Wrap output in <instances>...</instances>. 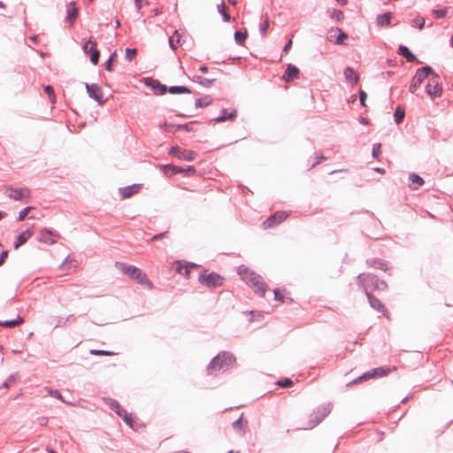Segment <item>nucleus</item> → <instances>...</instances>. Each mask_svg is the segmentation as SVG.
Here are the masks:
<instances>
[{
  "label": "nucleus",
  "instance_id": "obj_15",
  "mask_svg": "<svg viewBox=\"0 0 453 453\" xmlns=\"http://www.w3.org/2000/svg\"><path fill=\"white\" fill-rule=\"evenodd\" d=\"M78 7L74 2L69 3L66 7V17L65 20L69 23L70 26H73L78 17Z\"/></svg>",
  "mask_w": 453,
  "mask_h": 453
},
{
  "label": "nucleus",
  "instance_id": "obj_14",
  "mask_svg": "<svg viewBox=\"0 0 453 453\" xmlns=\"http://www.w3.org/2000/svg\"><path fill=\"white\" fill-rule=\"evenodd\" d=\"M145 83L152 88L156 95H164L167 91V87L165 85L161 84L158 81L152 78H148Z\"/></svg>",
  "mask_w": 453,
  "mask_h": 453
},
{
  "label": "nucleus",
  "instance_id": "obj_23",
  "mask_svg": "<svg viewBox=\"0 0 453 453\" xmlns=\"http://www.w3.org/2000/svg\"><path fill=\"white\" fill-rule=\"evenodd\" d=\"M343 74L345 79L352 85L356 84L358 81V76L355 73L354 70L349 66L344 69Z\"/></svg>",
  "mask_w": 453,
  "mask_h": 453
},
{
  "label": "nucleus",
  "instance_id": "obj_38",
  "mask_svg": "<svg viewBox=\"0 0 453 453\" xmlns=\"http://www.w3.org/2000/svg\"><path fill=\"white\" fill-rule=\"evenodd\" d=\"M424 26L425 19L421 16H418L412 20V27H418V29H422Z\"/></svg>",
  "mask_w": 453,
  "mask_h": 453
},
{
  "label": "nucleus",
  "instance_id": "obj_4",
  "mask_svg": "<svg viewBox=\"0 0 453 453\" xmlns=\"http://www.w3.org/2000/svg\"><path fill=\"white\" fill-rule=\"evenodd\" d=\"M357 278L360 287L365 291L368 290L369 288L374 290H386L388 288V285L384 280H379L377 276L372 273H360Z\"/></svg>",
  "mask_w": 453,
  "mask_h": 453
},
{
  "label": "nucleus",
  "instance_id": "obj_19",
  "mask_svg": "<svg viewBox=\"0 0 453 453\" xmlns=\"http://www.w3.org/2000/svg\"><path fill=\"white\" fill-rule=\"evenodd\" d=\"M197 265H195V264H185V265H182L180 262L177 261L176 262V267H175V271L180 273V274H182L184 276H186L187 278L189 277V273H190V269L191 268H195L196 267Z\"/></svg>",
  "mask_w": 453,
  "mask_h": 453
},
{
  "label": "nucleus",
  "instance_id": "obj_41",
  "mask_svg": "<svg viewBox=\"0 0 453 453\" xmlns=\"http://www.w3.org/2000/svg\"><path fill=\"white\" fill-rule=\"evenodd\" d=\"M31 210H33L32 206H27L21 210L18 216V221L24 220Z\"/></svg>",
  "mask_w": 453,
  "mask_h": 453
},
{
  "label": "nucleus",
  "instance_id": "obj_2",
  "mask_svg": "<svg viewBox=\"0 0 453 453\" xmlns=\"http://www.w3.org/2000/svg\"><path fill=\"white\" fill-rule=\"evenodd\" d=\"M116 267L119 269L123 274L136 280L139 284L147 287L149 289L153 288L152 282L140 268L119 262H116Z\"/></svg>",
  "mask_w": 453,
  "mask_h": 453
},
{
  "label": "nucleus",
  "instance_id": "obj_39",
  "mask_svg": "<svg viewBox=\"0 0 453 453\" xmlns=\"http://www.w3.org/2000/svg\"><path fill=\"white\" fill-rule=\"evenodd\" d=\"M196 79L199 84L205 88H209L210 86H211L212 82L215 81L214 79H207L201 76H197Z\"/></svg>",
  "mask_w": 453,
  "mask_h": 453
},
{
  "label": "nucleus",
  "instance_id": "obj_35",
  "mask_svg": "<svg viewBox=\"0 0 453 453\" xmlns=\"http://www.w3.org/2000/svg\"><path fill=\"white\" fill-rule=\"evenodd\" d=\"M248 34L246 31H236L234 33V40L238 44H242L247 39Z\"/></svg>",
  "mask_w": 453,
  "mask_h": 453
},
{
  "label": "nucleus",
  "instance_id": "obj_51",
  "mask_svg": "<svg viewBox=\"0 0 453 453\" xmlns=\"http://www.w3.org/2000/svg\"><path fill=\"white\" fill-rule=\"evenodd\" d=\"M277 384L282 388H289L293 385V381L290 379L280 380Z\"/></svg>",
  "mask_w": 453,
  "mask_h": 453
},
{
  "label": "nucleus",
  "instance_id": "obj_3",
  "mask_svg": "<svg viewBox=\"0 0 453 453\" xmlns=\"http://www.w3.org/2000/svg\"><path fill=\"white\" fill-rule=\"evenodd\" d=\"M235 357L227 351H223L212 358L207 371L209 374H217L220 372H225L233 365Z\"/></svg>",
  "mask_w": 453,
  "mask_h": 453
},
{
  "label": "nucleus",
  "instance_id": "obj_58",
  "mask_svg": "<svg viewBox=\"0 0 453 453\" xmlns=\"http://www.w3.org/2000/svg\"><path fill=\"white\" fill-rule=\"evenodd\" d=\"M94 42L92 41V38H89L88 41L83 45L82 49H83V51L86 52V53H88L89 52V44L92 45Z\"/></svg>",
  "mask_w": 453,
  "mask_h": 453
},
{
  "label": "nucleus",
  "instance_id": "obj_54",
  "mask_svg": "<svg viewBox=\"0 0 453 453\" xmlns=\"http://www.w3.org/2000/svg\"><path fill=\"white\" fill-rule=\"evenodd\" d=\"M242 415L233 423V428L234 430L242 429Z\"/></svg>",
  "mask_w": 453,
  "mask_h": 453
},
{
  "label": "nucleus",
  "instance_id": "obj_11",
  "mask_svg": "<svg viewBox=\"0 0 453 453\" xmlns=\"http://www.w3.org/2000/svg\"><path fill=\"white\" fill-rule=\"evenodd\" d=\"M388 372H389L388 369H384L383 367H378V368L372 369V371L365 372L362 376H359L355 380H353L352 383L361 382L363 380H366L371 378L383 377V376L387 375Z\"/></svg>",
  "mask_w": 453,
  "mask_h": 453
},
{
  "label": "nucleus",
  "instance_id": "obj_34",
  "mask_svg": "<svg viewBox=\"0 0 453 453\" xmlns=\"http://www.w3.org/2000/svg\"><path fill=\"white\" fill-rule=\"evenodd\" d=\"M416 73L420 75L424 74V78H426L429 74H432L434 77H437V74L434 73L433 69L428 65L418 69Z\"/></svg>",
  "mask_w": 453,
  "mask_h": 453
},
{
  "label": "nucleus",
  "instance_id": "obj_32",
  "mask_svg": "<svg viewBox=\"0 0 453 453\" xmlns=\"http://www.w3.org/2000/svg\"><path fill=\"white\" fill-rule=\"evenodd\" d=\"M135 188V186H127L125 188H119V194L123 198H128L134 194V189Z\"/></svg>",
  "mask_w": 453,
  "mask_h": 453
},
{
  "label": "nucleus",
  "instance_id": "obj_45",
  "mask_svg": "<svg viewBox=\"0 0 453 453\" xmlns=\"http://www.w3.org/2000/svg\"><path fill=\"white\" fill-rule=\"evenodd\" d=\"M48 392H49V395L54 398H57V399H59L61 400L62 402H65L64 399L62 398V395L60 393V391H58V389H51V388H49L48 389Z\"/></svg>",
  "mask_w": 453,
  "mask_h": 453
},
{
  "label": "nucleus",
  "instance_id": "obj_6",
  "mask_svg": "<svg viewBox=\"0 0 453 453\" xmlns=\"http://www.w3.org/2000/svg\"><path fill=\"white\" fill-rule=\"evenodd\" d=\"M330 403L318 407L317 411H315L311 415V419L310 420L309 426L304 427V429H311L315 427L330 413Z\"/></svg>",
  "mask_w": 453,
  "mask_h": 453
},
{
  "label": "nucleus",
  "instance_id": "obj_28",
  "mask_svg": "<svg viewBox=\"0 0 453 453\" xmlns=\"http://www.w3.org/2000/svg\"><path fill=\"white\" fill-rule=\"evenodd\" d=\"M180 34L179 31H174L173 35L169 38V46L172 50H175L177 49L178 44L180 43Z\"/></svg>",
  "mask_w": 453,
  "mask_h": 453
},
{
  "label": "nucleus",
  "instance_id": "obj_9",
  "mask_svg": "<svg viewBox=\"0 0 453 453\" xmlns=\"http://www.w3.org/2000/svg\"><path fill=\"white\" fill-rule=\"evenodd\" d=\"M85 88L88 96L96 101L98 104L102 105L104 103V100L103 99L102 88L99 85L96 83H86Z\"/></svg>",
  "mask_w": 453,
  "mask_h": 453
},
{
  "label": "nucleus",
  "instance_id": "obj_5",
  "mask_svg": "<svg viewBox=\"0 0 453 453\" xmlns=\"http://www.w3.org/2000/svg\"><path fill=\"white\" fill-rule=\"evenodd\" d=\"M207 271L200 273L198 281L208 288H215L223 284V277L216 273H206Z\"/></svg>",
  "mask_w": 453,
  "mask_h": 453
},
{
  "label": "nucleus",
  "instance_id": "obj_10",
  "mask_svg": "<svg viewBox=\"0 0 453 453\" xmlns=\"http://www.w3.org/2000/svg\"><path fill=\"white\" fill-rule=\"evenodd\" d=\"M8 196L15 201H21L24 198H29L31 191L27 188H14L10 187L7 188Z\"/></svg>",
  "mask_w": 453,
  "mask_h": 453
},
{
  "label": "nucleus",
  "instance_id": "obj_27",
  "mask_svg": "<svg viewBox=\"0 0 453 453\" xmlns=\"http://www.w3.org/2000/svg\"><path fill=\"white\" fill-rule=\"evenodd\" d=\"M425 79L426 78H424V74L420 75V74L416 73V74H415V76L413 78V81H412V83L410 86V91L411 93H415L416 90L418 89V88L420 86V84L422 83V81Z\"/></svg>",
  "mask_w": 453,
  "mask_h": 453
},
{
  "label": "nucleus",
  "instance_id": "obj_30",
  "mask_svg": "<svg viewBox=\"0 0 453 453\" xmlns=\"http://www.w3.org/2000/svg\"><path fill=\"white\" fill-rule=\"evenodd\" d=\"M167 91L171 94L191 93V90L185 86H172L167 88Z\"/></svg>",
  "mask_w": 453,
  "mask_h": 453
},
{
  "label": "nucleus",
  "instance_id": "obj_24",
  "mask_svg": "<svg viewBox=\"0 0 453 453\" xmlns=\"http://www.w3.org/2000/svg\"><path fill=\"white\" fill-rule=\"evenodd\" d=\"M392 15L393 14L391 12L379 14L376 18L377 25L380 27L390 25Z\"/></svg>",
  "mask_w": 453,
  "mask_h": 453
},
{
  "label": "nucleus",
  "instance_id": "obj_42",
  "mask_svg": "<svg viewBox=\"0 0 453 453\" xmlns=\"http://www.w3.org/2000/svg\"><path fill=\"white\" fill-rule=\"evenodd\" d=\"M117 56V53L116 51H114L111 57L109 58V59L104 63V68L111 72L112 70V61L114 60V58H116Z\"/></svg>",
  "mask_w": 453,
  "mask_h": 453
},
{
  "label": "nucleus",
  "instance_id": "obj_1",
  "mask_svg": "<svg viewBox=\"0 0 453 453\" xmlns=\"http://www.w3.org/2000/svg\"><path fill=\"white\" fill-rule=\"evenodd\" d=\"M238 273L243 281L254 288L257 294L260 296H265L267 287L259 274H257L255 272L244 265H241L239 267Z\"/></svg>",
  "mask_w": 453,
  "mask_h": 453
},
{
  "label": "nucleus",
  "instance_id": "obj_55",
  "mask_svg": "<svg viewBox=\"0 0 453 453\" xmlns=\"http://www.w3.org/2000/svg\"><path fill=\"white\" fill-rule=\"evenodd\" d=\"M366 97H367L366 93H365L364 90H360V91H359V99H360V104H361L363 106H365V100H366Z\"/></svg>",
  "mask_w": 453,
  "mask_h": 453
},
{
  "label": "nucleus",
  "instance_id": "obj_49",
  "mask_svg": "<svg viewBox=\"0 0 453 453\" xmlns=\"http://www.w3.org/2000/svg\"><path fill=\"white\" fill-rule=\"evenodd\" d=\"M16 381V375L12 374L10 375L6 380L3 383V388H10L12 383H14Z\"/></svg>",
  "mask_w": 453,
  "mask_h": 453
},
{
  "label": "nucleus",
  "instance_id": "obj_25",
  "mask_svg": "<svg viewBox=\"0 0 453 453\" xmlns=\"http://www.w3.org/2000/svg\"><path fill=\"white\" fill-rule=\"evenodd\" d=\"M409 180L411 181L410 187L412 189H418V187H420L424 184L423 179L416 173H411L409 175Z\"/></svg>",
  "mask_w": 453,
  "mask_h": 453
},
{
  "label": "nucleus",
  "instance_id": "obj_53",
  "mask_svg": "<svg viewBox=\"0 0 453 453\" xmlns=\"http://www.w3.org/2000/svg\"><path fill=\"white\" fill-rule=\"evenodd\" d=\"M44 91L51 100L55 98L54 89L50 85L46 86Z\"/></svg>",
  "mask_w": 453,
  "mask_h": 453
},
{
  "label": "nucleus",
  "instance_id": "obj_57",
  "mask_svg": "<svg viewBox=\"0 0 453 453\" xmlns=\"http://www.w3.org/2000/svg\"><path fill=\"white\" fill-rule=\"evenodd\" d=\"M7 256H8V251L7 250H3L0 252V265H3V263L4 262V260L7 257Z\"/></svg>",
  "mask_w": 453,
  "mask_h": 453
},
{
  "label": "nucleus",
  "instance_id": "obj_18",
  "mask_svg": "<svg viewBox=\"0 0 453 453\" xmlns=\"http://www.w3.org/2000/svg\"><path fill=\"white\" fill-rule=\"evenodd\" d=\"M33 235V231L31 229H27L26 231L19 234L15 242H14V249H19L21 245L27 242V241Z\"/></svg>",
  "mask_w": 453,
  "mask_h": 453
},
{
  "label": "nucleus",
  "instance_id": "obj_36",
  "mask_svg": "<svg viewBox=\"0 0 453 453\" xmlns=\"http://www.w3.org/2000/svg\"><path fill=\"white\" fill-rule=\"evenodd\" d=\"M211 103V100L209 99L207 96L206 97H203V98H197L196 100V108H200V107H206L208 105H210Z\"/></svg>",
  "mask_w": 453,
  "mask_h": 453
},
{
  "label": "nucleus",
  "instance_id": "obj_7",
  "mask_svg": "<svg viewBox=\"0 0 453 453\" xmlns=\"http://www.w3.org/2000/svg\"><path fill=\"white\" fill-rule=\"evenodd\" d=\"M169 154L178 157L180 160L193 161L196 158V153L193 150H184L179 146H172L169 150Z\"/></svg>",
  "mask_w": 453,
  "mask_h": 453
},
{
  "label": "nucleus",
  "instance_id": "obj_48",
  "mask_svg": "<svg viewBox=\"0 0 453 453\" xmlns=\"http://www.w3.org/2000/svg\"><path fill=\"white\" fill-rule=\"evenodd\" d=\"M339 31V35L336 38L335 43L336 44H343V40L348 38V35L344 32H342L341 29L337 28Z\"/></svg>",
  "mask_w": 453,
  "mask_h": 453
},
{
  "label": "nucleus",
  "instance_id": "obj_61",
  "mask_svg": "<svg viewBox=\"0 0 453 453\" xmlns=\"http://www.w3.org/2000/svg\"><path fill=\"white\" fill-rule=\"evenodd\" d=\"M166 234H167V232H163V233H161V234H155V235H153V236L151 237V239H150V240H151V241L158 240V239H160V238H162V237H165V236L166 235Z\"/></svg>",
  "mask_w": 453,
  "mask_h": 453
},
{
  "label": "nucleus",
  "instance_id": "obj_20",
  "mask_svg": "<svg viewBox=\"0 0 453 453\" xmlns=\"http://www.w3.org/2000/svg\"><path fill=\"white\" fill-rule=\"evenodd\" d=\"M237 111L236 110H233L232 111H228L226 109H222L220 115L217 117L214 120L215 122H225L229 119H234L236 117Z\"/></svg>",
  "mask_w": 453,
  "mask_h": 453
},
{
  "label": "nucleus",
  "instance_id": "obj_29",
  "mask_svg": "<svg viewBox=\"0 0 453 453\" xmlns=\"http://www.w3.org/2000/svg\"><path fill=\"white\" fill-rule=\"evenodd\" d=\"M23 322V319L18 316L15 319L0 321V326L4 327H13Z\"/></svg>",
  "mask_w": 453,
  "mask_h": 453
},
{
  "label": "nucleus",
  "instance_id": "obj_43",
  "mask_svg": "<svg viewBox=\"0 0 453 453\" xmlns=\"http://www.w3.org/2000/svg\"><path fill=\"white\" fill-rule=\"evenodd\" d=\"M448 8L433 10V13L436 19H441L446 16Z\"/></svg>",
  "mask_w": 453,
  "mask_h": 453
},
{
  "label": "nucleus",
  "instance_id": "obj_62",
  "mask_svg": "<svg viewBox=\"0 0 453 453\" xmlns=\"http://www.w3.org/2000/svg\"><path fill=\"white\" fill-rule=\"evenodd\" d=\"M123 420L126 422L127 425H128L129 426H133V424H132V418H131V415L128 414L127 415V418H123Z\"/></svg>",
  "mask_w": 453,
  "mask_h": 453
},
{
  "label": "nucleus",
  "instance_id": "obj_56",
  "mask_svg": "<svg viewBox=\"0 0 453 453\" xmlns=\"http://www.w3.org/2000/svg\"><path fill=\"white\" fill-rule=\"evenodd\" d=\"M116 413L118 416L123 418H127V415L129 413L127 411V410L123 409L121 406L116 411Z\"/></svg>",
  "mask_w": 453,
  "mask_h": 453
},
{
  "label": "nucleus",
  "instance_id": "obj_50",
  "mask_svg": "<svg viewBox=\"0 0 453 453\" xmlns=\"http://www.w3.org/2000/svg\"><path fill=\"white\" fill-rule=\"evenodd\" d=\"M372 266L378 267L380 270L386 271L387 270V265L380 261V260H374L371 263Z\"/></svg>",
  "mask_w": 453,
  "mask_h": 453
},
{
  "label": "nucleus",
  "instance_id": "obj_63",
  "mask_svg": "<svg viewBox=\"0 0 453 453\" xmlns=\"http://www.w3.org/2000/svg\"><path fill=\"white\" fill-rule=\"evenodd\" d=\"M38 421L41 426H46L48 423V418L46 417H41L38 418Z\"/></svg>",
  "mask_w": 453,
  "mask_h": 453
},
{
  "label": "nucleus",
  "instance_id": "obj_17",
  "mask_svg": "<svg viewBox=\"0 0 453 453\" xmlns=\"http://www.w3.org/2000/svg\"><path fill=\"white\" fill-rule=\"evenodd\" d=\"M426 92L431 97L435 98L441 95L442 88L437 81L432 80L426 85Z\"/></svg>",
  "mask_w": 453,
  "mask_h": 453
},
{
  "label": "nucleus",
  "instance_id": "obj_22",
  "mask_svg": "<svg viewBox=\"0 0 453 453\" xmlns=\"http://www.w3.org/2000/svg\"><path fill=\"white\" fill-rule=\"evenodd\" d=\"M398 52L400 55L405 58L408 62H414L418 60L417 57L409 50L408 47L404 45L399 46Z\"/></svg>",
  "mask_w": 453,
  "mask_h": 453
},
{
  "label": "nucleus",
  "instance_id": "obj_16",
  "mask_svg": "<svg viewBox=\"0 0 453 453\" xmlns=\"http://www.w3.org/2000/svg\"><path fill=\"white\" fill-rule=\"evenodd\" d=\"M365 292L371 307L376 310L377 311H380L383 314H385L387 312V310L385 309L383 303L378 298L373 296L368 290Z\"/></svg>",
  "mask_w": 453,
  "mask_h": 453
},
{
  "label": "nucleus",
  "instance_id": "obj_13",
  "mask_svg": "<svg viewBox=\"0 0 453 453\" xmlns=\"http://www.w3.org/2000/svg\"><path fill=\"white\" fill-rule=\"evenodd\" d=\"M288 217L287 212L285 211H277L274 214L271 215L265 222V228L273 227L285 220Z\"/></svg>",
  "mask_w": 453,
  "mask_h": 453
},
{
  "label": "nucleus",
  "instance_id": "obj_64",
  "mask_svg": "<svg viewBox=\"0 0 453 453\" xmlns=\"http://www.w3.org/2000/svg\"><path fill=\"white\" fill-rule=\"evenodd\" d=\"M176 127L178 129H182V130H185V131H189V127H188V124H180V125H178L176 126Z\"/></svg>",
  "mask_w": 453,
  "mask_h": 453
},
{
  "label": "nucleus",
  "instance_id": "obj_26",
  "mask_svg": "<svg viewBox=\"0 0 453 453\" xmlns=\"http://www.w3.org/2000/svg\"><path fill=\"white\" fill-rule=\"evenodd\" d=\"M90 61L93 65H97L100 58V51L96 49V43L93 42L89 47Z\"/></svg>",
  "mask_w": 453,
  "mask_h": 453
},
{
  "label": "nucleus",
  "instance_id": "obj_21",
  "mask_svg": "<svg viewBox=\"0 0 453 453\" xmlns=\"http://www.w3.org/2000/svg\"><path fill=\"white\" fill-rule=\"evenodd\" d=\"M299 74V69L289 64L285 71V73H284V79L287 81H293L294 79L297 78Z\"/></svg>",
  "mask_w": 453,
  "mask_h": 453
},
{
  "label": "nucleus",
  "instance_id": "obj_40",
  "mask_svg": "<svg viewBox=\"0 0 453 453\" xmlns=\"http://www.w3.org/2000/svg\"><path fill=\"white\" fill-rule=\"evenodd\" d=\"M269 28V19L268 17L265 18L263 23L260 24V34L262 36H265L267 33V30Z\"/></svg>",
  "mask_w": 453,
  "mask_h": 453
},
{
  "label": "nucleus",
  "instance_id": "obj_59",
  "mask_svg": "<svg viewBox=\"0 0 453 453\" xmlns=\"http://www.w3.org/2000/svg\"><path fill=\"white\" fill-rule=\"evenodd\" d=\"M274 297L278 301H283V296L279 289L274 290Z\"/></svg>",
  "mask_w": 453,
  "mask_h": 453
},
{
  "label": "nucleus",
  "instance_id": "obj_12",
  "mask_svg": "<svg viewBox=\"0 0 453 453\" xmlns=\"http://www.w3.org/2000/svg\"><path fill=\"white\" fill-rule=\"evenodd\" d=\"M51 236L59 238L60 234L56 231H52L50 229L44 228V229L41 230L37 240L41 242H44L49 245H53L57 242L54 238H51Z\"/></svg>",
  "mask_w": 453,
  "mask_h": 453
},
{
  "label": "nucleus",
  "instance_id": "obj_44",
  "mask_svg": "<svg viewBox=\"0 0 453 453\" xmlns=\"http://www.w3.org/2000/svg\"><path fill=\"white\" fill-rule=\"evenodd\" d=\"M136 52H137L136 49L127 48L126 55H125L126 59L128 61H131L135 57Z\"/></svg>",
  "mask_w": 453,
  "mask_h": 453
},
{
  "label": "nucleus",
  "instance_id": "obj_46",
  "mask_svg": "<svg viewBox=\"0 0 453 453\" xmlns=\"http://www.w3.org/2000/svg\"><path fill=\"white\" fill-rule=\"evenodd\" d=\"M331 17L333 19H335L338 22L342 21L344 18V14L342 11L340 10H334Z\"/></svg>",
  "mask_w": 453,
  "mask_h": 453
},
{
  "label": "nucleus",
  "instance_id": "obj_33",
  "mask_svg": "<svg viewBox=\"0 0 453 453\" xmlns=\"http://www.w3.org/2000/svg\"><path fill=\"white\" fill-rule=\"evenodd\" d=\"M226 10V5L224 2L218 5V12L222 15L223 20L225 22H229L231 18Z\"/></svg>",
  "mask_w": 453,
  "mask_h": 453
},
{
  "label": "nucleus",
  "instance_id": "obj_47",
  "mask_svg": "<svg viewBox=\"0 0 453 453\" xmlns=\"http://www.w3.org/2000/svg\"><path fill=\"white\" fill-rule=\"evenodd\" d=\"M381 144L380 143H375L372 146V157L374 158H379L381 151H380Z\"/></svg>",
  "mask_w": 453,
  "mask_h": 453
},
{
  "label": "nucleus",
  "instance_id": "obj_31",
  "mask_svg": "<svg viewBox=\"0 0 453 453\" xmlns=\"http://www.w3.org/2000/svg\"><path fill=\"white\" fill-rule=\"evenodd\" d=\"M405 116L404 109L401 108L400 106H397L395 109V111L394 113V119L396 124H400Z\"/></svg>",
  "mask_w": 453,
  "mask_h": 453
},
{
  "label": "nucleus",
  "instance_id": "obj_60",
  "mask_svg": "<svg viewBox=\"0 0 453 453\" xmlns=\"http://www.w3.org/2000/svg\"><path fill=\"white\" fill-rule=\"evenodd\" d=\"M292 47V41L289 40L283 48V52L287 54Z\"/></svg>",
  "mask_w": 453,
  "mask_h": 453
},
{
  "label": "nucleus",
  "instance_id": "obj_52",
  "mask_svg": "<svg viewBox=\"0 0 453 453\" xmlns=\"http://www.w3.org/2000/svg\"><path fill=\"white\" fill-rule=\"evenodd\" d=\"M90 353L92 355H96V356H110L111 355L112 353L110 352V351H107V350H103V349H92L90 350Z\"/></svg>",
  "mask_w": 453,
  "mask_h": 453
},
{
  "label": "nucleus",
  "instance_id": "obj_8",
  "mask_svg": "<svg viewBox=\"0 0 453 453\" xmlns=\"http://www.w3.org/2000/svg\"><path fill=\"white\" fill-rule=\"evenodd\" d=\"M164 169L165 174L174 175L177 173H186L187 175H193L196 173V169L194 166H188L187 168H183L180 166L173 165H164L161 166Z\"/></svg>",
  "mask_w": 453,
  "mask_h": 453
},
{
  "label": "nucleus",
  "instance_id": "obj_37",
  "mask_svg": "<svg viewBox=\"0 0 453 453\" xmlns=\"http://www.w3.org/2000/svg\"><path fill=\"white\" fill-rule=\"evenodd\" d=\"M104 402L110 407V409L114 411L115 412L120 407L119 403L114 399L106 398L104 399Z\"/></svg>",
  "mask_w": 453,
  "mask_h": 453
}]
</instances>
